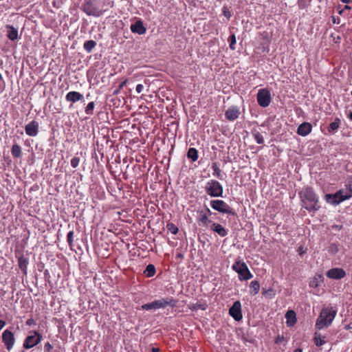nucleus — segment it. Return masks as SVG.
I'll list each match as a JSON object with an SVG mask.
<instances>
[{
    "label": "nucleus",
    "instance_id": "09e8293b",
    "mask_svg": "<svg viewBox=\"0 0 352 352\" xmlns=\"http://www.w3.org/2000/svg\"><path fill=\"white\" fill-rule=\"evenodd\" d=\"M6 325V322L3 320H0V330Z\"/></svg>",
    "mask_w": 352,
    "mask_h": 352
},
{
    "label": "nucleus",
    "instance_id": "c756f323",
    "mask_svg": "<svg viewBox=\"0 0 352 352\" xmlns=\"http://www.w3.org/2000/svg\"><path fill=\"white\" fill-rule=\"evenodd\" d=\"M11 152L14 157L19 158L21 155V148L19 144H14L12 147Z\"/></svg>",
    "mask_w": 352,
    "mask_h": 352
},
{
    "label": "nucleus",
    "instance_id": "13d9d810",
    "mask_svg": "<svg viewBox=\"0 0 352 352\" xmlns=\"http://www.w3.org/2000/svg\"><path fill=\"white\" fill-rule=\"evenodd\" d=\"M177 257H182V254H177Z\"/></svg>",
    "mask_w": 352,
    "mask_h": 352
},
{
    "label": "nucleus",
    "instance_id": "4468645a",
    "mask_svg": "<svg viewBox=\"0 0 352 352\" xmlns=\"http://www.w3.org/2000/svg\"><path fill=\"white\" fill-rule=\"evenodd\" d=\"M38 123L33 120L25 126V131L28 135L35 137L38 133Z\"/></svg>",
    "mask_w": 352,
    "mask_h": 352
},
{
    "label": "nucleus",
    "instance_id": "8fccbe9b",
    "mask_svg": "<svg viewBox=\"0 0 352 352\" xmlns=\"http://www.w3.org/2000/svg\"><path fill=\"white\" fill-rule=\"evenodd\" d=\"M343 3H349L351 0H340Z\"/></svg>",
    "mask_w": 352,
    "mask_h": 352
},
{
    "label": "nucleus",
    "instance_id": "a19ab883",
    "mask_svg": "<svg viewBox=\"0 0 352 352\" xmlns=\"http://www.w3.org/2000/svg\"><path fill=\"white\" fill-rule=\"evenodd\" d=\"M338 251V247L336 244H331L329 247V252L333 254H335Z\"/></svg>",
    "mask_w": 352,
    "mask_h": 352
},
{
    "label": "nucleus",
    "instance_id": "5701e85b",
    "mask_svg": "<svg viewBox=\"0 0 352 352\" xmlns=\"http://www.w3.org/2000/svg\"><path fill=\"white\" fill-rule=\"evenodd\" d=\"M323 282V276L321 274H316L309 282V287L312 288L318 287Z\"/></svg>",
    "mask_w": 352,
    "mask_h": 352
},
{
    "label": "nucleus",
    "instance_id": "b1692460",
    "mask_svg": "<svg viewBox=\"0 0 352 352\" xmlns=\"http://www.w3.org/2000/svg\"><path fill=\"white\" fill-rule=\"evenodd\" d=\"M287 324L289 327L293 326L296 322V314L294 311L289 310L285 314Z\"/></svg>",
    "mask_w": 352,
    "mask_h": 352
},
{
    "label": "nucleus",
    "instance_id": "6e6d98bb",
    "mask_svg": "<svg viewBox=\"0 0 352 352\" xmlns=\"http://www.w3.org/2000/svg\"><path fill=\"white\" fill-rule=\"evenodd\" d=\"M349 118L352 120V111L349 114Z\"/></svg>",
    "mask_w": 352,
    "mask_h": 352
},
{
    "label": "nucleus",
    "instance_id": "72a5a7b5",
    "mask_svg": "<svg viewBox=\"0 0 352 352\" xmlns=\"http://www.w3.org/2000/svg\"><path fill=\"white\" fill-rule=\"evenodd\" d=\"M263 294L269 298H273L275 296V292L273 289L270 288L268 289H263Z\"/></svg>",
    "mask_w": 352,
    "mask_h": 352
},
{
    "label": "nucleus",
    "instance_id": "6e6552de",
    "mask_svg": "<svg viewBox=\"0 0 352 352\" xmlns=\"http://www.w3.org/2000/svg\"><path fill=\"white\" fill-rule=\"evenodd\" d=\"M257 102L263 107L269 106L271 102V96L268 90L260 89L257 94Z\"/></svg>",
    "mask_w": 352,
    "mask_h": 352
},
{
    "label": "nucleus",
    "instance_id": "412c9836",
    "mask_svg": "<svg viewBox=\"0 0 352 352\" xmlns=\"http://www.w3.org/2000/svg\"><path fill=\"white\" fill-rule=\"evenodd\" d=\"M210 228L214 232H217L219 236L223 237L228 234V231L220 224L212 223Z\"/></svg>",
    "mask_w": 352,
    "mask_h": 352
},
{
    "label": "nucleus",
    "instance_id": "603ef678",
    "mask_svg": "<svg viewBox=\"0 0 352 352\" xmlns=\"http://www.w3.org/2000/svg\"><path fill=\"white\" fill-rule=\"evenodd\" d=\"M224 14H225V16H226L228 17H230V13L229 12L228 13L226 11H224Z\"/></svg>",
    "mask_w": 352,
    "mask_h": 352
},
{
    "label": "nucleus",
    "instance_id": "e433bc0d",
    "mask_svg": "<svg viewBox=\"0 0 352 352\" xmlns=\"http://www.w3.org/2000/svg\"><path fill=\"white\" fill-rule=\"evenodd\" d=\"M230 48L232 50H235V44H236V36L234 34H231L230 36Z\"/></svg>",
    "mask_w": 352,
    "mask_h": 352
},
{
    "label": "nucleus",
    "instance_id": "39448f33",
    "mask_svg": "<svg viewBox=\"0 0 352 352\" xmlns=\"http://www.w3.org/2000/svg\"><path fill=\"white\" fill-rule=\"evenodd\" d=\"M82 10L88 16H100L102 10L100 8L96 0H91L85 3L82 6Z\"/></svg>",
    "mask_w": 352,
    "mask_h": 352
},
{
    "label": "nucleus",
    "instance_id": "9d476101",
    "mask_svg": "<svg viewBox=\"0 0 352 352\" xmlns=\"http://www.w3.org/2000/svg\"><path fill=\"white\" fill-rule=\"evenodd\" d=\"M241 303L239 301L234 302L233 305L229 309L230 315L236 320L240 321L242 318Z\"/></svg>",
    "mask_w": 352,
    "mask_h": 352
},
{
    "label": "nucleus",
    "instance_id": "6ab92c4d",
    "mask_svg": "<svg viewBox=\"0 0 352 352\" xmlns=\"http://www.w3.org/2000/svg\"><path fill=\"white\" fill-rule=\"evenodd\" d=\"M312 126L309 122L302 123L297 129V133L301 136H306L311 133Z\"/></svg>",
    "mask_w": 352,
    "mask_h": 352
},
{
    "label": "nucleus",
    "instance_id": "ddd939ff",
    "mask_svg": "<svg viewBox=\"0 0 352 352\" xmlns=\"http://www.w3.org/2000/svg\"><path fill=\"white\" fill-rule=\"evenodd\" d=\"M326 275L332 279H340L345 276L346 272L342 268H332L327 272Z\"/></svg>",
    "mask_w": 352,
    "mask_h": 352
},
{
    "label": "nucleus",
    "instance_id": "79ce46f5",
    "mask_svg": "<svg viewBox=\"0 0 352 352\" xmlns=\"http://www.w3.org/2000/svg\"><path fill=\"white\" fill-rule=\"evenodd\" d=\"M80 162V159L78 157H73L71 160V165L73 168H76Z\"/></svg>",
    "mask_w": 352,
    "mask_h": 352
},
{
    "label": "nucleus",
    "instance_id": "052dcab7",
    "mask_svg": "<svg viewBox=\"0 0 352 352\" xmlns=\"http://www.w3.org/2000/svg\"><path fill=\"white\" fill-rule=\"evenodd\" d=\"M2 78H2V76H1V74H0V80H2Z\"/></svg>",
    "mask_w": 352,
    "mask_h": 352
},
{
    "label": "nucleus",
    "instance_id": "f257e3e1",
    "mask_svg": "<svg viewBox=\"0 0 352 352\" xmlns=\"http://www.w3.org/2000/svg\"><path fill=\"white\" fill-rule=\"evenodd\" d=\"M300 197L303 203V207L307 210L316 211L319 209L320 207L317 205L318 199L312 188H306L300 192Z\"/></svg>",
    "mask_w": 352,
    "mask_h": 352
},
{
    "label": "nucleus",
    "instance_id": "aec40b11",
    "mask_svg": "<svg viewBox=\"0 0 352 352\" xmlns=\"http://www.w3.org/2000/svg\"><path fill=\"white\" fill-rule=\"evenodd\" d=\"M83 98V95L75 91H69L67 94L65 99L67 102H76L81 100Z\"/></svg>",
    "mask_w": 352,
    "mask_h": 352
},
{
    "label": "nucleus",
    "instance_id": "58836bf2",
    "mask_svg": "<svg viewBox=\"0 0 352 352\" xmlns=\"http://www.w3.org/2000/svg\"><path fill=\"white\" fill-rule=\"evenodd\" d=\"M142 309L144 310L156 309L154 301L150 303L143 305L142 306Z\"/></svg>",
    "mask_w": 352,
    "mask_h": 352
},
{
    "label": "nucleus",
    "instance_id": "a878e982",
    "mask_svg": "<svg viewBox=\"0 0 352 352\" xmlns=\"http://www.w3.org/2000/svg\"><path fill=\"white\" fill-rule=\"evenodd\" d=\"M250 293L252 295H256L259 292L260 284H259L258 281H257V280H252L250 283Z\"/></svg>",
    "mask_w": 352,
    "mask_h": 352
},
{
    "label": "nucleus",
    "instance_id": "7c9ffc66",
    "mask_svg": "<svg viewBox=\"0 0 352 352\" xmlns=\"http://www.w3.org/2000/svg\"><path fill=\"white\" fill-rule=\"evenodd\" d=\"M96 43L93 40H89L84 43V49L87 52H91L92 50L96 47Z\"/></svg>",
    "mask_w": 352,
    "mask_h": 352
},
{
    "label": "nucleus",
    "instance_id": "2f4dec72",
    "mask_svg": "<svg viewBox=\"0 0 352 352\" xmlns=\"http://www.w3.org/2000/svg\"><path fill=\"white\" fill-rule=\"evenodd\" d=\"M314 340L317 346H320L325 343L324 338H322L320 334L318 333H315Z\"/></svg>",
    "mask_w": 352,
    "mask_h": 352
},
{
    "label": "nucleus",
    "instance_id": "dca6fc26",
    "mask_svg": "<svg viewBox=\"0 0 352 352\" xmlns=\"http://www.w3.org/2000/svg\"><path fill=\"white\" fill-rule=\"evenodd\" d=\"M211 214V211L209 208H207L206 212L204 211L199 212L197 221L199 223H201L204 226H207L209 223H210V220L208 219V216Z\"/></svg>",
    "mask_w": 352,
    "mask_h": 352
},
{
    "label": "nucleus",
    "instance_id": "1a4fd4ad",
    "mask_svg": "<svg viewBox=\"0 0 352 352\" xmlns=\"http://www.w3.org/2000/svg\"><path fill=\"white\" fill-rule=\"evenodd\" d=\"M2 342H3L6 349L8 351H10L15 343L14 333L11 331L6 329L2 333Z\"/></svg>",
    "mask_w": 352,
    "mask_h": 352
},
{
    "label": "nucleus",
    "instance_id": "f03ea898",
    "mask_svg": "<svg viewBox=\"0 0 352 352\" xmlns=\"http://www.w3.org/2000/svg\"><path fill=\"white\" fill-rule=\"evenodd\" d=\"M336 316V311L332 309H323L318 318L316 327L322 329L329 326Z\"/></svg>",
    "mask_w": 352,
    "mask_h": 352
},
{
    "label": "nucleus",
    "instance_id": "c03bdc74",
    "mask_svg": "<svg viewBox=\"0 0 352 352\" xmlns=\"http://www.w3.org/2000/svg\"><path fill=\"white\" fill-rule=\"evenodd\" d=\"M44 349L45 352H51L53 349V346L50 342H47L45 344Z\"/></svg>",
    "mask_w": 352,
    "mask_h": 352
},
{
    "label": "nucleus",
    "instance_id": "a211bd4d",
    "mask_svg": "<svg viewBox=\"0 0 352 352\" xmlns=\"http://www.w3.org/2000/svg\"><path fill=\"white\" fill-rule=\"evenodd\" d=\"M131 30L134 33H138V34L141 35L146 32V29L144 26L142 21L138 20L134 24L131 25Z\"/></svg>",
    "mask_w": 352,
    "mask_h": 352
},
{
    "label": "nucleus",
    "instance_id": "423d86ee",
    "mask_svg": "<svg viewBox=\"0 0 352 352\" xmlns=\"http://www.w3.org/2000/svg\"><path fill=\"white\" fill-rule=\"evenodd\" d=\"M42 340V336L37 331H34L32 335L26 337L23 346L25 349H30L38 344Z\"/></svg>",
    "mask_w": 352,
    "mask_h": 352
},
{
    "label": "nucleus",
    "instance_id": "ea45409f",
    "mask_svg": "<svg viewBox=\"0 0 352 352\" xmlns=\"http://www.w3.org/2000/svg\"><path fill=\"white\" fill-rule=\"evenodd\" d=\"M73 237H74V231L71 230L68 232L67 236V241L70 246L72 245L73 243Z\"/></svg>",
    "mask_w": 352,
    "mask_h": 352
},
{
    "label": "nucleus",
    "instance_id": "0eeeda50",
    "mask_svg": "<svg viewBox=\"0 0 352 352\" xmlns=\"http://www.w3.org/2000/svg\"><path fill=\"white\" fill-rule=\"evenodd\" d=\"M210 206L215 210L224 214H233L232 208L223 200L214 199L210 201Z\"/></svg>",
    "mask_w": 352,
    "mask_h": 352
},
{
    "label": "nucleus",
    "instance_id": "f3484780",
    "mask_svg": "<svg viewBox=\"0 0 352 352\" xmlns=\"http://www.w3.org/2000/svg\"><path fill=\"white\" fill-rule=\"evenodd\" d=\"M240 114L239 110L236 107L229 108L225 113V116L230 121L235 120Z\"/></svg>",
    "mask_w": 352,
    "mask_h": 352
},
{
    "label": "nucleus",
    "instance_id": "4c0bfd02",
    "mask_svg": "<svg viewBox=\"0 0 352 352\" xmlns=\"http://www.w3.org/2000/svg\"><path fill=\"white\" fill-rule=\"evenodd\" d=\"M167 228L173 234H176L178 232V228L173 223H168Z\"/></svg>",
    "mask_w": 352,
    "mask_h": 352
},
{
    "label": "nucleus",
    "instance_id": "20e7f679",
    "mask_svg": "<svg viewBox=\"0 0 352 352\" xmlns=\"http://www.w3.org/2000/svg\"><path fill=\"white\" fill-rule=\"evenodd\" d=\"M232 269L239 274L241 280H247L252 277V274L243 261H236L232 265Z\"/></svg>",
    "mask_w": 352,
    "mask_h": 352
},
{
    "label": "nucleus",
    "instance_id": "864d4df0",
    "mask_svg": "<svg viewBox=\"0 0 352 352\" xmlns=\"http://www.w3.org/2000/svg\"><path fill=\"white\" fill-rule=\"evenodd\" d=\"M351 9V7L349 6H345L344 10H350Z\"/></svg>",
    "mask_w": 352,
    "mask_h": 352
},
{
    "label": "nucleus",
    "instance_id": "473e14b6",
    "mask_svg": "<svg viewBox=\"0 0 352 352\" xmlns=\"http://www.w3.org/2000/svg\"><path fill=\"white\" fill-rule=\"evenodd\" d=\"M212 168L213 170V175L217 177V178H221V170L218 166L216 162L212 163Z\"/></svg>",
    "mask_w": 352,
    "mask_h": 352
},
{
    "label": "nucleus",
    "instance_id": "c85d7f7f",
    "mask_svg": "<svg viewBox=\"0 0 352 352\" xmlns=\"http://www.w3.org/2000/svg\"><path fill=\"white\" fill-rule=\"evenodd\" d=\"M340 124V120L339 118H336L335 120L329 124L328 127L329 132L333 133L336 131L339 128Z\"/></svg>",
    "mask_w": 352,
    "mask_h": 352
},
{
    "label": "nucleus",
    "instance_id": "7ed1b4c3",
    "mask_svg": "<svg viewBox=\"0 0 352 352\" xmlns=\"http://www.w3.org/2000/svg\"><path fill=\"white\" fill-rule=\"evenodd\" d=\"M206 193L210 197H219L223 196V189L221 184L217 180H210L205 186Z\"/></svg>",
    "mask_w": 352,
    "mask_h": 352
},
{
    "label": "nucleus",
    "instance_id": "de8ad7c7",
    "mask_svg": "<svg viewBox=\"0 0 352 352\" xmlns=\"http://www.w3.org/2000/svg\"><path fill=\"white\" fill-rule=\"evenodd\" d=\"M34 323V320L33 319H28L27 321H26V324L28 325H31Z\"/></svg>",
    "mask_w": 352,
    "mask_h": 352
},
{
    "label": "nucleus",
    "instance_id": "bf43d9fd",
    "mask_svg": "<svg viewBox=\"0 0 352 352\" xmlns=\"http://www.w3.org/2000/svg\"><path fill=\"white\" fill-rule=\"evenodd\" d=\"M343 11H344V10H342L339 11V13L342 14L343 12Z\"/></svg>",
    "mask_w": 352,
    "mask_h": 352
},
{
    "label": "nucleus",
    "instance_id": "3c124183",
    "mask_svg": "<svg viewBox=\"0 0 352 352\" xmlns=\"http://www.w3.org/2000/svg\"><path fill=\"white\" fill-rule=\"evenodd\" d=\"M151 351H152V352H158L159 351V349L153 347V348H152Z\"/></svg>",
    "mask_w": 352,
    "mask_h": 352
},
{
    "label": "nucleus",
    "instance_id": "9b49d317",
    "mask_svg": "<svg viewBox=\"0 0 352 352\" xmlns=\"http://www.w3.org/2000/svg\"><path fill=\"white\" fill-rule=\"evenodd\" d=\"M155 309L165 308L167 306L172 307L176 305L177 301L172 298H161L154 301Z\"/></svg>",
    "mask_w": 352,
    "mask_h": 352
},
{
    "label": "nucleus",
    "instance_id": "4d7b16f0",
    "mask_svg": "<svg viewBox=\"0 0 352 352\" xmlns=\"http://www.w3.org/2000/svg\"><path fill=\"white\" fill-rule=\"evenodd\" d=\"M335 227H336V228H339V229H340V228H342V226H336Z\"/></svg>",
    "mask_w": 352,
    "mask_h": 352
},
{
    "label": "nucleus",
    "instance_id": "bb28decb",
    "mask_svg": "<svg viewBox=\"0 0 352 352\" xmlns=\"http://www.w3.org/2000/svg\"><path fill=\"white\" fill-rule=\"evenodd\" d=\"M187 156L191 159L192 162H195L198 159V152L196 148H190L188 151Z\"/></svg>",
    "mask_w": 352,
    "mask_h": 352
},
{
    "label": "nucleus",
    "instance_id": "5fc2aeb1",
    "mask_svg": "<svg viewBox=\"0 0 352 352\" xmlns=\"http://www.w3.org/2000/svg\"><path fill=\"white\" fill-rule=\"evenodd\" d=\"M294 352H302V350L300 349H296Z\"/></svg>",
    "mask_w": 352,
    "mask_h": 352
},
{
    "label": "nucleus",
    "instance_id": "c9c22d12",
    "mask_svg": "<svg viewBox=\"0 0 352 352\" xmlns=\"http://www.w3.org/2000/svg\"><path fill=\"white\" fill-rule=\"evenodd\" d=\"M94 107H95V104L94 102H89L87 106L85 108V113L87 115H92Z\"/></svg>",
    "mask_w": 352,
    "mask_h": 352
},
{
    "label": "nucleus",
    "instance_id": "f704fd0d",
    "mask_svg": "<svg viewBox=\"0 0 352 352\" xmlns=\"http://www.w3.org/2000/svg\"><path fill=\"white\" fill-rule=\"evenodd\" d=\"M253 135H254V138L256 142L258 144H261L264 142L263 137L259 132H258V131L253 132Z\"/></svg>",
    "mask_w": 352,
    "mask_h": 352
},
{
    "label": "nucleus",
    "instance_id": "cd10ccee",
    "mask_svg": "<svg viewBox=\"0 0 352 352\" xmlns=\"http://www.w3.org/2000/svg\"><path fill=\"white\" fill-rule=\"evenodd\" d=\"M144 274L147 277H152L155 274V267L153 265L149 264L146 266L145 270L144 271Z\"/></svg>",
    "mask_w": 352,
    "mask_h": 352
},
{
    "label": "nucleus",
    "instance_id": "393cba45",
    "mask_svg": "<svg viewBox=\"0 0 352 352\" xmlns=\"http://www.w3.org/2000/svg\"><path fill=\"white\" fill-rule=\"evenodd\" d=\"M6 28L9 29L7 34L8 38L11 41L16 40L19 37L18 30L15 28L9 25H8Z\"/></svg>",
    "mask_w": 352,
    "mask_h": 352
},
{
    "label": "nucleus",
    "instance_id": "a18cd8bd",
    "mask_svg": "<svg viewBox=\"0 0 352 352\" xmlns=\"http://www.w3.org/2000/svg\"><path fill=\"white\" fill-rule=\"evenodd\" d=\"M143 88H144V87H143V85H141V84H138V85L136 86V91H137V93L140 94V93L142 91Z\"/></svg>",
    "mask_w": 352,
    "mask_h": 352
},
{
    "label": "nucleus",
    "instance_id": "49530a36",
    "mask_svg": "<svg viewBox=\"0 0 352 352\" xmlns=\"http://www.w3.org/2000/svg\"><path fill=\"white\" fill-rule=\"evenodd\" d=\"M298 252L300 255H302L305 252L303 247L302 246H300L298 248Z\"/></svg>",
    "mask_w": 352,
    "mask_h": 352
},
{
    "label": "nucleus",
    "instance_id": "37998d69",
    "mask_svg": "<svg viewBox=\"0 0 352 352\" xmlns=\"http://www.w3.org/2000/svg\"><path fill=\"white\" fill-rule=\"evenodd\" d=\"M126 82H127V79H126L123 82H122L119 85L118 88L114 91L113 94H118L120 92V89H122L124 87V86L126 84Z\"/></svg>",
    "mask_w": 352,
    "mask_h": 352
},
{
    "label": "nucleus",
    "instance_id": "2eb2a0df",
    "mask_svg": "<svg viewBox=\"0 0 352 352\" xmlns=\"http://www.w3.org/2000/svg\"><path fill=\"white\" fill-rule=\"evenodd\" d=\"M324 199L327 202L333 206L338 205L344 201V199L340 197L338 192H336L335 194H327L324 196Z\"/></svg>",
    "mask_w": 352,
    "mask_h": 352
},
{
    "label": "nucleus",
    "instance_id": "f8f14e48",
    "mask_svg": "<svg viewBox=\"0 0 352 352\" xmlns=\"http://www.w3.org/2000/svg\"><path fill=\"white\" fill-rule=\"evenodd\" d=\"M340 197L344 199V201L352 197V178L345 185V187L338 191Z\"/></svg>",
    "mask_w": 352,
    "mask_h": 352
},
{
    "label": "nucleus",
    "instance_id": "4be33fe9",
    "mask_svg": "<svg viewBox=\"0 0 352 352\" xmlns=\"http://www.w3.org/2000/svg\"><path fill=\"white\" fill-rule=\"evenodd\" d=\"M19 261V267L21 269V270L23 272V274H27V270H28V265L29 264L28 258L21 256L19 257L18 259Z\"/></svg>",
    "mask_w": 352,
    "mask_h": 352
}]
</instances>
